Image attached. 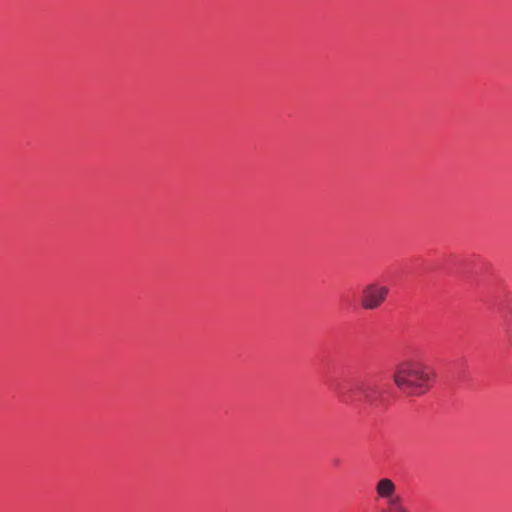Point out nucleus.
I'll list each match as a JSON object with an SVG mask.
<instances>
[{
	"instance_id": "5",
	"label": "nucleus",
	"mask_w": 512,
	"mask_h": 512,
	"mask_svg": "<svg viewBox=\"0 0 512 512\" xmlns=\"http://www.w3.org/2000/svg\"><path fill=\"white\" fill-rule=\"evenodd\" d=\"M381 512H409L407 507L404 506L403 502H399L391 507H383Z\"/></svg>"
},
{
	"instance_id": "1",
	"label": "nucleus",
	"mask_w": 512,
	"mask_h": 512,
	"mask_svg": "<svg viewBox=\"0 0 512 512\" xmlns=\"http://www.w3.org/2000/svg\"><path fill=\"white\" fill-rule=\"evenodd\" d=\"M435 374L425 362L406 359L399 362L393 373L396 387L407 395L420 396L431 387Z\"/></svg>"
},
{
	"instance_id": "2",
	"label": "nucleus",
	"mask_w": 512,
	"mask_h": 512,
	"mask_svg": "<svg viewBox=\"0 0 512 512\" xmlns=\"http://www.w3.org/2000/svg\"><path fill=\"white\" fill-rule=\"evenodd\" d=\"M389 288L379 283L366 285L361 293V306L365 310H376L386 300Z\"/></svg>"
},
{
	"instance_id": "4",
	"label": "nucleus",
	"mask_w": 512,
	"mask_h": 512,
	"mask_svg": "<svg viewBox=\"0 0 512 512\" xmlns=\"http://www.w3.org/2000/svg\"><path fill=\"white\" fill-rule=\"evenodd\" d=\"M362 395L366 402L375 403L377 401L376 391L373 387H364Z\"/></svg>"
},
{
	"instance_id": "3",
	"label": "nucleus",
	"mask_w": 512,
	"mask_h": 512,
	"mask_svg": "<svg viewBox=\"0 0 512 512\" xmlns=\"http://www.w3.org/2000/svg\"><path fill=\"white\" fill-rule=\"evenodd\" d=\"M375 491L379 499L386 501L385 507H391L402 501L397 493L396 484L389 478H381L377 481Z\"/></svg>"
}]
</instances>
